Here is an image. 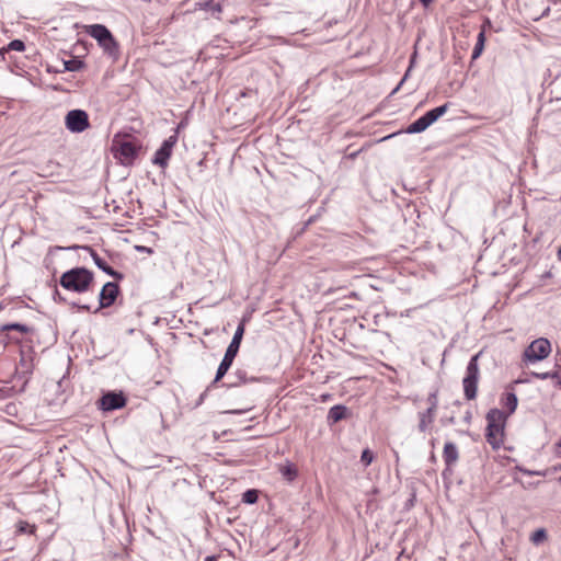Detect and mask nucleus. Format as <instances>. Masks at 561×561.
<instances>
[{
    "label": "nucleus",
    "mask_w": 561,
    "mask_h": 561,
    "mask_svg": "<svg viewBox=\"0 0 561 561\" xmlns=\"http://www.w3.org/2000/svg\"><path fill=\"white\" fill-rule=\"evenodd\" d=\"M257 499H259V493L256 490L254 489H250V490H247L243 494H242V501L247 504H254L257 502Z\"/></svg>",
    "instance_id": "26"
},
{
    "label": "nucleus",
    "mask_w": 561,
    "mask_h": 561,
    "mask_svg": "<svg viewBox=\"0 0 561 561\" xmlns=\"http://www.w3.org/2000/svg\"><path fill=\"white\" fill-rule=\"evenodd\" d=\"M449 108V103H445L440 106H437L433 110L426 112L423 116L428 122L430 125L434 124L439 117H442L447 110Z\"/></svg>",
    "instance_id": "17"
},
{
    "label": "nucleus",
    "mask_w": 561,
    "mask_h": 561,
    "mask_svg": "<svg viewBox=\"0 0 561 561\" xmlns=\"http://www.w3.org/2000/svg\"><path fill=\"white\" fill-rule=\"evenodd\" d=\"M280 473L284 479L290 482L296 479L298 472L294 465H286L280 468Z\"/></svg>",
    "instance_id": "25"
},
{
    "label": "nucleus",
    "mask_w": 561,
    "mask_h": 561,
    "mask_svg": "<svg viewBox=\"0 0 561 561\" xmlns=\"http://www.w3.org/2000/svg\"><path fill=\"white\" fill-rule=\"evenodd\" d=\"M12 330L19 331L23 334H27L32 331V328H30L25 324H22V323H7L1 327V331H3V332L12 331Z\"/></svg>",
    "instance_id": "23"
},
{
    "label": "nucleus",
    "mask_w": 561,
    "mask_h": 561,
    "mask_svg": "<svg viewBox=\"0 0 561 561\" xmlns=\"http://www.w3.org/2000/svg\"><path fill=\"white\" fill-rule=\"evenodd\" d=\"M231 413H233V414H240V413H241V411H239V410H233V411H231Z\"/></svg>",
    "instance_id": "43"
},
{
    "label": "nucleus",
    "mask_w": 561,
    "mask_h": 561,
    "mask_svg": "<svg viewBox=\"0 0 561 561\" xmlns=\"http://www.w3.org/2000/svg\"><path fill=\"white\" fill-rule=\"evenodd\" d=\"M517 397L514 392H506L502 399V404L507 409V414H512L515 412L517 408Z\"/></svg>",
    "instance_id": "19"
},
{
    "label": "nucleus",
    "mask_w": 561,
    "mask_h": 561,
    "mask_svg": "<svg viewBox=\"0 0 561 561\" xmlns=\"http://www.w3.org/2000/svg\"><path fill=\"white\" fill-rule=\"evenodd\" d=\"M426 401L428 403V408L426 410H431V412L436 413L438 407L437 391L430 393Z\"/></svg>",
    "instance_id": "27"
},
{
    "label": "nucleus",
    "mask_w": 561,
    "mask_h": 561,
    "mask_svg": "<svg viewBox=\"0 0 561 561\" xmlns=\"http://www.w3.org/2000/svg\"><path fill=\"white\" fill-rule=\"evenodd\" d=\"M480 354L473 355L466 369V376L462 380L463 393L467 400H473L477 397L478 381L480 376L479 359Z\"/></svg>",
    "instance_id": "4"
},
{
    "label": "nucleus",
    "mask_w": 561,
    "mask_h": 561,
    "mask_svg": "<svg viewBox=\"0 0 561 561\" xmlns=\"http://www.w3.org/2000/svg\"><path fill=\"white\" fill-rule=\"evenodd\" d=\"M126 398L123 392L108 391L100 399V407L104 411H113L124 408Z\"/></svg>",
    "instance_id": "9"
},
{
    "label": "nucleus",
    "mask_w": 561,
    "mask_h": 561,
    "mask_svg": "<svg viewBox=\"0 0 561 561\" xmlns=\"http://www.w3.org/2000/svg\"><path fill=\"white\" fill-rule=\"evenodd\" d=\"M206 393H207V392L205 391V392H203V393L201 394L199 400H198V403H201V402L205 399Z\"/></svg>",
    "instance_id": "39"
},
{
    "label": "nucleus",
    "mask_w": 561,
    "mask_h": 561,
    "mask_svg": "<svg viewBox=\"0 0 561 561\" xmlns=\"http://www.w3.org/2000/svg\"><path fill=\"white\" fill-rule=\"evenodd\" d=\"M236 377L239 379L240 382H247V373L244 370L238 369L236 371Z\"/></svg>",
    "instance_id": "32"
},
{
    "label": "nucleus",
    "mask_w": 561,
    "mask_h": 561,
    "mask_svg": "<svg viewBox=\"0 0 561 561\" xmlns=\"http://www.w3.org/2000/svg\"><path fill=\"white\" fill-rule=\"evenodd\" d=\"M443 459L447 468H451L459 459V451L455 443L447 442L443 450Z\"/></svg>",
    "instance_id": "14"
},
{
    "label": "nucleus",
    "mask_w": 561,
    "mask_h": 561,
    "mask_svg": "<svg viewBox=\"0 0 561 561\" xmlns=\"http://www.w3.org/2000/svg\"><path fill=\"white\" fill-rule=\"evenodd\" d=\"M70 249H83V250L89 251L95 265L100 270H102L104 273H106L107 275H110L116 279L123 278V275L121 273H118L117 271H115L111 265H108L107 262L104 259H102L92 248H90L88 245H84V247L73 245Z\"/></svg>",
    "instance_id": "10"
},
{
    "label": "nucleus",
    "mask_w": 561,
    "mask_h": 561,
    "mask_svg": "<svg viewBox=\"0 0 561 561\" xmlns=\"http://www.w3.org/2000/svg\"><path fill=\"white\" fill-rule=\"evenodd\" d=\"M551 352L550 342L540 337L533 341L524 351L523 359L525 363H536L545 359Z\"/></svg>",
    "instance_id": "5"
},
{
    "label": "nucleus",
    "mask_w": 561,
    "mask_h": 561,
    "mask_svg": "<svg viewBox=\"0 0 561 561\" xmlns=\"http://www.w3.org/2000/svg\"><path fill=\"white\" fill-rule=\"evenodd\" d=\"M199 9L210 11L213 13H220L222 11L221 4L214 0H204L197 3Z\"/></svg>",
    "instance_id": "22"
},
{
    "label": "nucleus",
    "mask_w": 561,
    "mask_h": 561,
    "mask_svg": "<svg viewBox=\"0 0 561 561\" xmlns=\"http://www.w3.org/2000/svg\"><path fill=\"white\" fill-rule=\"evenodd\" d=\"M374 455L369 449H364L360 456V461L365 466H369L373 462Z\"/></svg>",
    "instance_id": "30"
},
{
    "label": "nucleus",
    "mask_w": 561,
    "mask_h": 561,
    "mask_svg": "<svg viewBox=\"0 0 561 561\" xmlns=\"http://www.w3.org/2000/svg\"><path fill=\"white\" fill-rule=\"evenodd\" d=\"M407 76H408V72L405 73V76H404V77H407ZM404 79H405V78H403V79L400 81L399 85L394 89V92L400 88V85H401V84H403Z\"/></svg>",
    "instance_id": "40"
},
{
    "label": "nucleus",
    "mask_w": 561,
    "mask_h": 561,
    "mask_svg": "<svg viewBox=\"0 0 561 561\" xmlns=\"http://www.w3.org/2000/svg\"><path fill=\"white\" fill-rule=\"evenodd\" d=\"M470 419H471V413H470V412H468V413H467V415H466V417H465V420H466V421H469Z\"/></svg>",
    "instance_id": "41"
},
{
    "label": "nucleus",
    "mask_w": 561,
    "mask_h": 561,
    "mask_svg": "<svg viewBox=\"0 0 561 561\" xmlns=\"http://www.w3.org/2000/svg\"><path fill=\"white\" fill-rule=\"evenodd\" d=\"M420 2L423 4L424 8H427L433 2V0H420Z\"/></svg>",
    "instance_id": "35"
},
{
    "label": "nucleus",
    "mask_w": 561,
    "mask_h": 561,
    "mask_svg": "<svg viewBox=\"0 0 561 561\" xmlns=\"http://www.w3.org/2000/svg\"><path fill=\"white\" fill-rule=\"evenodd\" d=\"M506 413L499 409H491L486 414V442L495 449L503 444L504 424Z\"/></svg>",
    "instance_id": "2"
},
{
    "label": "nucleus",
    "mask_w": 561,
    "mask_h": 561,
    "mask_svg": "<svg viewBox=\"0 0 561 561\" xmlns=\"http://www.w3.org/2000/svg\"><path fill=\"white\" fill-rule=\"evenodd\" d=\"M244 334V325L240 323L232 336L230 344L228 345L221 363L217 368V373L214 379V383L218 382L224 378L227 371L230 369L241 345V341Z\"/></svg>",
    "instance_id": "3"
},
{
    "label": "nucleus",
    "mask_w": 561,
    "mask_h": 561,
    "mask_svg": "<svg viewBox=\"0 0 561 561\" xmlns=\"http://www.w3.org/2000/svg\"><path fill=\"white\" fill-rule=\"evenodd\" d=\"M539 379L558 378V371L553 373H533Z\"/></svg>",
    "instance_id": "31"
},
{
    "label": "nucleus",
    "mask_w": 561,
    "mask_h": 561,
    "mask_svg": "<svg viewBox=\"0 0 561 561\" xmlns=\"http://www.w3.org/2000/svg\"><path fill=\"white\" fill-rule=\"evenodd\" d=\"M178 142V133L174 131L173 135L168 137L161 145V147L156 151L152 163L159 165L162 169H165L169 163V159L172 154L173 147Z\"/></svg>",
    "instance_id": "7"
},
{
    "label": "nucleus",
    "mask_w": 561,
    "mask_h": 561,
    "mask_svg": "<svg viewBox=\"0 0 561 561\" xmlns=\"http://www.w3.org/2000/svg\"><path fill=\"white\" fill-rule=\"evenodd\" d=\"M546 537H547L546 530L543 528H540L533 533L530 539H531L533 543L539 545L546 539Z\"/></svg>",
    "instance_id": "28"
},
{
    "label": "nucleus",
    "mask_w": 561,
    "mask_h": 561,
    "mask_svg": "<svg viewBox=\"0 0 561 561\" xmlns=\"http://www.w3.org/2000/svg\"><path fill=\"white\" fill-rule=\"evenodd\" d=\"M556 255L561 260V245L556 248Z\"/></svg>",
    "instance_id": "36"
},
{
    "label": "nucleus",
    "mask_w": 561,
    "mask_h": 561,
    "mask_svg": "<svg viewBox=\"0 0 561 561\" xmlns=\"http://www.w3.org/2000/svg\"><path fill=\"white\" fill-rule=\"evenodd\" d=\"M24 49H25V44L21 39L11 41L5 48L7 51H9V50L23 51Z\"/></svg>",
    "instance_id": "29"
},
{
    "label": "nucleus",
    "mask_w": 561,
    "mask_h": 561,
    "mask_svg": "<svg viewBox=\"0 0 561 561\" xmlns=\"http://www.w3.org/2000/svg\"><path fill=\"white\" fill-rule=\"evenodd\" d=\"M554 446H556L557 448L561 447V439H560V440H558V442H556Z\"/></svg>",
    "instance_id": "42"
},
{
    "label": "nucleus",
    "mask_w": 561,
    "mask_h": 561,
    "mask_svg": "<svg viewBox=\"0 0 561 561\" xmlns=\"http://www.w3.org/2000/svg\"><path fill=\"white\" fill-rule=\"evenodd\" d=\"M417 416H419L417 430L420 433H425L432 427L435 416H436V413L431 412V410H425V411L419 412Z\"/></svg>",
    "instance_id": "16"
},
{
    "label": "nucleus",
    "mask_w": 561,
    "mask_h": 561,
    "mask_svg": "<svg viewBox=\"0 0 561 561\" xmlns=\"http://www.w3.org/2000/svg\"><path fill=\"white\" fill-rule=\"evenodd\" d=\"M55 299H58V300H64V298L60 296V294L56 290L55 291Z\"/></svg>",
    "instance_id": "37"
},
{
    "label": "nucleus",
    "mask_w": 561,
    "mask_h": 561,
    "mask_svg": "<svg viewBox=\"0 0 561 561\" xmlns=\"http://www.w3.org/2000/svg\"><path fill=\"white\" fill-rule=\"evenodd\" d=\"M35 533H36V526L35 525H30L25 520H19L18 522V524H16V534L18 535H22V534L35 535Z\"/></svg>",
    "instance_id": "24"
},
{
    "label": "nucleus",
    "mask_w": 561,
    "mask_h": 561,
    "mask_svg": "<svg viewBox=\"0 0 561 561\" xmlns=\"http://www.w3.org/2000/svg\"><path fill=\"white\" fill-rule=\"evenodd\" d=\"M94 275L85 267H73L60 276L59 284L66 290L85 293L90 289Z\"/></svg>",
    "instance_id": "1"
},
{
    "label": "nucleus",
    "mask_w": 561,
    "mask_h": 561,
    "mask_svg": "<svg viewBox=\"0 0 561 561\" xmlns=\"http://www.w3.org/2000/svg\"><path fill=\"white\" fill-rule=\"evenodd\" d=\"M140 147L133 141H122L118 144V153L126 162H131L137 158Z\"/></svg>",
    "instance_id": "12"
},
{
    "label": "nucleus",
    "mask_w": 561,
    "mask_h": 561,
    "mask_svg": "<svg viewBox=\"0 0 561 561\" xmlns=\"http://www.w3.org/2000/svg\"><path fill=\"white\" fill-rule=\"evenodd\" d=\"M430 126L431 125L425 119V117L421 116V117H419L416 121H414L412 124H410L407 127L405 133H408V134H419V133L424 131Z\"/></svg>",
    "instance_id": "18"
},
{
    "label": "nucleus",
    "mask_w": 561,
    "mask_h": 561,
    "mask_svg": "<svg viewBox=\"0 0 561 561\" xmlns=\"http://www.w3.org/2000/svg\"><path fill=\"white\" fill-rule=\"evenodd\" d=\"M65 125L71 133H82L89 126V116L83 110H71L65 117Z\"/></svg>",
    "instance_id": "6"
},
{
    "label": "nucleus",
    "mask_w": 561,
    "mask_h": 561,
    "mask_svg": "<svg viewBox=\"0 0 561 561\" xmlns=\"http://www.w3.org/2000/svg\"><path fill=\"white\" fill-rule=\"evenodd\" d=\"M72 306L77 307L79 310H84V311L91 310L89 305H80V304L73 302Z\"/></svg>",
    "instance_id": "33"
},
{
    "label": "nucleus",
    "mask_w": 561,
    "mask_h": 561,
    "mask_svg": "<svg viewBox=\"0 0 561 561\" xmlns=\"http://www.w3.org/2000/svg\"><path fill=\"white\" fill-rule=\"evenodd\" d=\"M84 32L93 37L98 44L100 42H104L105 39H110L111 31L103 24H91L84 26Z\"/></svg>",
    "instance_id": "13"
},
{
    "label": "nucleus",
    "mask_w": 561,
    "mask_h": 561,
    "mask_svg": "<svg viewBox=\"0 0 561 561\" xmlns=\"http://www.w3.org/2000/svg\"><path fill=\"white\" fill-rule=\"evenodd\" d=\"M204 561H216V557H214V556H208V557H206V558H205V560H204Z\"/></svg>",
    "instance_id": "38"
},
{
    "label": "nucleus",
    "mask_w": 561,
    "mask_h": 561,
    "mask_svg": "<svg viewBox=\"0 0 561 561\" xmlns=\"http://www.w3.org/2000/svg\"><path fill=\"white\" fill-rule=\"evenodd\" d=\"M99 45L102 47L104 54L108 55L114 60H116L119 57V45L112 33L110 34L108 41H102L99 43Z\"/></svg>",
    "instance_id": "15"
},
{
    "label": "nucleus",
    "mask_w": 561,
    "mask_h": 561,
    "mask_svg": "<svg viewBox=\"0 0 561 561\" xmlns=\"http://www.w3.org/2000/svg\"><path fill=\"white\" fill-rule=\"evenodd\" d=\"M484 43H485V33H484V31H481L478 34L477 43L474 45V48H473V51L471 55L472 60H476L477 58H479L481 56V54L484 49Z\"/></svg>",
    "instance_id": "21"
},
{
    "label": "nucleus",
    "mask_w": 561,
    "mask_h": 561,
    "mask_svg": "<svg viewBox=\"0 0 561 561\" xmlns=\"http://www.w3.org/2000/svg\"><path fill=\"white\" fill-rule=\"evenodd\" d=\"M119 294V287L116 283L107 282L101 289L99 295V308L95 310V312L99 309L102 308H108L111 307L114 301L116 300L117 296Z\"/></svg>",
    "instance_id": "8"
},
{
    "label": "nucleus",
    "mask_w": 561,
    "mask_h": 561,
    "mask_svg": "<svg viewBox=\"0 0 561 561\" xmlns=\"http://www.w3.org/2000/svg\"><path fill=\"white\" fill-rule=\"evenodd\" d=\"M350 416L351 411L348 410L347 407L343 404H336L329 410L327 415V422L331 426L339 423L342 420L348 419Z\"/></svg>",
    "instance_id": "11"
},
{
    "label": "nucleus",
    "mask_w": 561,
    "mask_h": 561,
    "mask_svg": "<svg viewBox=\"0 0 561 561\" xmlns=\"http://www.w3.org/2000/svg\"><path fill=\"white\" fill-rule=\"evenodd\" d=\"M136 250L139 251V252L152 253V249L151 248H147V247H144V245H137Z\"/></svg>",
    "instance_id": "34"
},
{
    "label": "nucleus",
    "mask_w": 561,
    "mask_h": 561,
    "mask_svg": "<svg viewBox=\"0 0 561 561\" xmlns=\"http://www.w3.org/2000/svg\"><path fill=\"white\" fill-rule=\"evenodd\" d=\"M62 65H64L62 71L75 72V71H80L81 69L84 68V62L76 57H73L69 60H64Z\"/></svg>",
    "instance_id": "20"
}]
</instances>
